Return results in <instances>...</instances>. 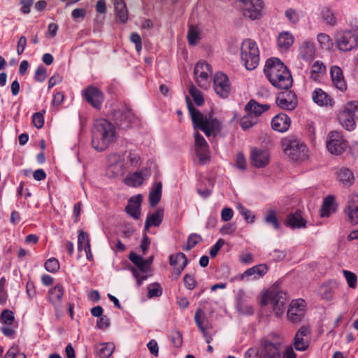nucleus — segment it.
Instances as JSON below:
<instances>
[{
  "label": "nucleus",
  "mask_w": 358,
  "mask_h": 358,
  "mask_svg": "<svg viewBox=\"0 0 358 358\" xmlns=\"http://www.w3.org/2000/svg\"><path fill=\"white\" fill-rule=\"evenodd\" d=\"M336 43L341 51H350L355 48L358 43V36L352 31H339L336 33Z\"/></svg>",
  "instance_id": "obj_8"
},
{
  "label": "nucleus",
  "mask_w": 358,
  "mask_h": 358,
  "mask_svg": "<svg viewBox=\"0 0 358 358\" xmlns=\"http://www.w3.org/2000/svg\"><path fill=\"white\" fill-rule=\"evenodd\" d=\"M185 287L188 289H193L195 287L196 282L194 278L189 274H186L183 278Z\"/></svg>",
  "instance_id": "obj_63"
},
{
  "label": "nucleus",
  "mask_w": 358,
  "mask_h": 358,
  "mask_svg": "<svg viewBox=\"0 0 358 358\" xmlns=\"http://www.w3.org/2000/svg\"><path fill=\"white\" fill-rule=\"evenodd\" d=\"M322 18L330 26H335L337 23L336 18L334 12L328 7H325L322 10Z\"/></svg>",
  "instance_id": "obj_44"
},
{
  "label": "nucleus",
  "mask_w": 358,
  "mask_h": 358,
  "mask_svg": "<svg viewBox=\"0 0 358 358\" xmlns=\"http://www.w3.org/2000/svg\"><path fill=\"white\" fill-rule=\"evenodd\" d=\"M264 71L269 82L275 87L282 90L291 87L293 81L292 75L287 66L279 59H268Z\"/></svg>",
  "instance_id": "obj_1"
},
{
  "label": "nucleus",
  "mask_w": 358,
  "mask_h": 358,
  "mask_svg": "<svg viewBox=\"0 0 358 358\" xmlns=\"http://www.w3.org/2000/svg\"><path fill=\"white\" fill-rule=\"evenodd\" d=\"M200 32L199 29L194 26H189L188 33H187V39L190 45L196 44L200 40Z\"/></svg>",
  "instance_id": "obj_48"
},
{
  "label": "nucleus",
  "mask_w": 358,
  "mask_h": 358,
  "mask_svg": "<svg viewBox=\"0 0 358 358\" xmlns=\"http://www.w3.org/2000/svg\"><path fill=\"white\" fill-rule=\"evenodd\" d=\"M114 6L116 17L122 23L127 21L128 11L124 0H115Z\"/></svg>",
  "instance_id": "obj_34"
},
{
  "label": "nucleus",
  "mask_w": 358,
  "mask_h": 358,
  "mask_svg": "<svg viewBox=\"0 0 358 358\" xmlns=\"http://www.w3.org/2000/svg\"><path fill=\"white\" fill-rule=\"evenodd\" d=\"M171 341L173 345L180 348L182 344V334L178 331H174L171 335Z\"/></svg>",
  "instance_id": "obj_61"
},
{
  "label": "nucleus",
  "mask_w": 358,
  "mask_h": 358,
  "mask_svg": "<svg viewBox=\"0 0 358 358\" xmlns=\"http://www.w3.org/2000/svg\"><path fill=\"white\" fill-rule=\"evenodd\" d=\"M347 147L341 133L336 131L329 132L327 141V148L333 155H340L344 152Z\"/></svg>",
  "instance_id": "obj_11"
},
{
  "label": "nucleus",
  "mask_w": 358,
  "mask_h": 358,
  "mask_svg": "<svg viewBox=\"0 0 358 358\" xmlns=\"http://www.w3.org/2000/svg\"><path fill=\"white\" fill-rule=\"evenodd\" d=\"M127 169L121 162L119 153L114 152L108 156L106 175L110 178H117L125 174Z\"/></svg>",
  "instance_id": "obj_10"
},
{
  "label": "nucleus",
  "mask_w": 358,
  "mask_h": 358,
  "mask_svg": "<svg viewBox=\"0 0 358 358\" xmlns=\"http://www.w3.org/2000/svg\"><path fill=\"white\" fill-rule=\"evenodd\" d=\"M264 221L266 224H271L275 230L280 229V224L277 219L276 213L272 209L267 210Z\"/></svg>",
  "instance_id": "obj_46"
},
{
  "label": "nucleus",
  "mask_w": 358,
  "mask_h": 358,
  "mask_svg": "<svg viewBox=\"0 0 358 358\" xmlns=\"http://www.w3.org/2000/svg\"><path fill=\"white\" fill-rule=\"evenodd\" d=\"M115 346L113 343H102L97 344L95 348L96 354L100 358H109L115 350Z\"/></svg>",
  "instance_id": "obj_31"
},
{
  "label": "nucleus",
  "mask_w": 358,
  "mask_h": 358,
  "mask_svg": "<svg viewBox=\"0 0 358 358\" xmlns=\"http://www.w3.org/2000/svg\"><path fill=\"white\" fill-rule=\"evenodd\" d=\"M27 45V38L24 36H21L17 41L16 51L18 55L23 53Z\"/></svg>",
  "instance_id": "obj_62"
},
{
  "label": "nucleus",
  "mask_w": 358,
  "mask_h": 358,
  "mask_svg": "<svg viewBox=\"0 0 358 358\" xmlns=\"http://www.w3.org/2000/svg\"><path fill=\"white\" fill-rule=\"evenodd\" d=\"M147 347L152 355L155 357L158 356L159 354V347L157 341L155 340H151L147 344Z\"/></svg>",
  "instance_id": "obj_64"
},
{
  "label": "nucleus",
  "mask_w": 358,
  "mask_h": 358,
  "mask_svg": "<svg viewBox=\"0 0 358 358\" xmlns=\"http://www.w3.org/2000/svg\"><path fill=\"white\" fill-rule=\"evenodd\" d=\"M63 296L64 287L61 284H57L50 289L48 293V300L53 306L57 317L62 313Z\"/></svg>",
  "instance_id": "obj_16"
},
{
  "label": "nucleus",
  "mask_w": 358,
  "mask_h": 358,
  "mask_svg": "<svg viewBox=\"0 0 358 358\" xmlns=\"http://www.w3.org/2000/svg\"><path fill=\"white\" fill-rule=\"evenodd\" d=\"M129 259L136 264L142 272L145 273L147 271L145 259L142 257L134 252H131L129 255Z\"/></svg>",
  "instance_id": "obj_50"
},
{
  "label": "nucleus",
  "mask_w": 358,
  "mask_h": 358,
  "mask_svg": "<svg viewBox=\"0 0 358 358\" xmlns=\"http://www.w3.org/2000/svg\"><path fill=\"white\" fill-rule=\"evenodd\" d=\"M194 320L196 325L200 329V326L201 328H205L204 323L207 321L206 317H205L204 312L201 309H198L194 315Z\"/></svg>",
  "instance_id": "obj_55"
},
{
  "label": "nucleus",
  "mask_w": 358,
  "mask_h": 358,
  "mask_svg": "<svg viewBox=\"0 0 358 358\" xmlns=\"http://www.w3.org/2000/svg\"><path fill=\"white\" fill-rule=\"evenodd\" d=\"M238 210L241 215L243 216L247 222L250 223L254 222L255 216L250 210H248L242 206L238 208Z\"/></svg>",
  "instance_id": "obj_57"
},
{
  "label": "nucleus",
  "mask_w": 358,
  "mask_h": 358,
  "mask_svg": "<svg viewBox=\"0 0 358 358\" xmlns=\"http://www.w3.org/2000/svg\"><path fill=\"white\" fill-rule=\"evenodd\" d=\"M142 202V197L140 194L131 197L126 207L127 213L136 220L139 219L141 212L140 207Z\"/></svg>",
  "instance_id": "obj_26"
},
{
  "label": "nucleus",
  "mask_w": 358,
  "mask_h": 358,
  "mask_svg": "<svg viewBox=\"0 0 358 358\" xmlns=\"http://www.w3.org/2000/svg\"><path fill=\"white\" fill-rule=\"evenodd\" d=\"M286 225L292 229L303 228L306 227V221L301 216L300 211H296L294 213H290L287 216Z\"/></svg>",
  "instance_id": "obj_30"
},
{
  "label": "nucleus",
  "mask_w": 358,
  "mask_h": 358,
  "mask_svg": "<svg viewBox=\"0 0 358 358\" xmlns=\"http://www.w3.org/2000/svg\"><path fill=\"white\" fill-rule=\"evenodd\" d=\"M1 320L6 324H12L14 321L13 313L9 310H4L1 314Z\"/></svg>",
  "instance_id": "obj_56"
},
{
  "label": "nucleus",
  "mask_w": 358,
  "mask_h": 358,
  "mask_svg": "<svg viewBox=\"0 0 358 358\" xmlns=\"http://www.w3.org/2000/svg\"><path fill=\"white\" fill-rule=\"evenodd\" d=\"M189 92L197 106H201L203 103L204 99L202 93L193 84L189 85Z\"/></svg>",
  "instance_id": "obj_47"
},
{
  "label": "nucleus",
  "mask_w": 358,
  "mask_h": 358,
  "mask_svg": "<svg viewBox=\"0 0 358 358\" xmlns=\"http://www.w3.org/2000/svg\"><path fill=\"white\" fill-rule=\"evenodd\" d=\"M201 241V236L197 234H192L189 236L187 244L184 250L189 251L196 245Z\"/></svg>",
  "instance_id": "obj_51"
},
{
  "label": "nucleus",
  "mask_w": 358,
  "mask_h": 358,
  "mask_svg": "<svg viewBox=\"0 0 358 358\" xmlns=\"http://www.w3.org/2000/svg\"><path fill=\"white\" fill-rule=\"evenodd\" d=\"M245 17L255 20L262 15L264 4L262 0H237Z\"/></svg>",
  "instance_id": "obj_7"
},
{
  "label": "nucleus",
  "mask_w": 358,
  "mask_h": 358,
  "mask_svg": "<svg viewBox=\"0 0 358 358\" xmlns=\"http://www.w3.org/2000/svg\"><path fill=\"white\" fill-rule=\"evenodd\" d=\"M187 102L194 128L199 129L207 136L220 131L221 123L212 113L203 115L189 103L188 98H187Z\"/></svg>",
  "instance_id": "obj_3"
},
{
  "label": "nucleus",
  "mask_w": 358,
  "mask_h": 358,
  "mask_svg": "<svg viewBox=\"0 0 358 358\" xmlns=\"http://www.w3.org/2000/svg\"><path fill=\"white\" fill-rule=\"evenodd\" d=\"M148 298H153L156 296H159L162 294V289L159 285V284L155 282L150 284L148 287Z\"/></svg>",
  "instance_id": "obj_52"
},
{
  "label": "nucleus",
  "mask_w": 358,
  "mask_h": 358,
  "mask_svg": "<svg viewBox=\"0 0 358 358\" xmlns=\"http://www.w3.org/2000/svg\"><path fill=\"white\" fill-rule=\"evenodd\" d=\"M344 215L348 222L354 225L358 224V194H353L348 196Z\"/></svg>",
  "instance_id": "obj_14"
},
{
  "label": "nucleus",
  "mask_w": 358,
  "mask_h": 358,
  "mask_svg": "<svg viewBox=\"0 0 358 358\" xmlns=\"http://www.w3.org/2000/svg\"><path fill=\"white\" fill-rule=\"evenodd\" d=\"M124 183L131 187H136L144 182V178L141 172H135L124 179Z\"/></svg>",
  "instance_id": "obj_41"
},
{
  "label": "nucleus",
  "mask_w": 358,
  "mask_h": 358,
  "mask_svg": "<svg viewBox=\"0 0 358 358\" xmlns=\"http://www.w3.org/2000/svg\"><path fill=\"white\" fill-rule=\"evenodd\" d=\"M119 156L127 170L136 166L139 161L138 155L132 150L125 151L122 154L119 153Z\"/></svg>",
  "instance_id": "obj_28"
},
{
  "label": "nucleus",
  "mask_w": 358,
  "mask_h": 358,
  "mask_svg": "<svg viewBox=\"0 0 358 358\" xmlns=\"http://www.w3.org/2000/svg\"><path fill=\"white\" fill-rule=\"evenodd\" d=\"M276 103L282 109L292 110L297 106V101L294 94L291 92H285L278 95Z\"/></svg>",
  "instance_id": "obj_22"
},
{
  "label": "nucleus",
  "mask_w": 358,
  "mask_h": 358,
  "mask_svg": "<svg viewBox=\"0 0 358 358\" xmlns=\"http://www.w3.org/2000/svg\"><path fill=\"white\" fill-rule=\"evenodd\" d=\"M343 272L348 286L352 289H355L357 287V281L356 275L354 273L346 270H344Z\"/></svg>",
  "instance_id": "obj_53"
},
{
  "label": "nucleus",
  "mask_w": 358,
  "mask_h": 358,
  "mask_svg": "<svg viewBox=\"0 0 358 358\" xmlns=\"http://www.w3.org/2000/svg\"><path fill=\"white\" fill-rule=\"evenodd\" d=\"M353 107L352 105L347 103L338 115L340 124L348 131H352L355 128V114L353 113Z\"/></svg>",
  "instance_id": "obj_18"
},
{
  "label": "nucleus",
  "mask_w": 358,
  "mask_h": 358,
  "mask_svg": "<svg viewBox=\"0 0 358 358\" xmlns=\"http://www.w3.org/2000/svg\"><path fill=\"white\" fill-rule=\"evenodd\" d=\"M213 88L215 93L222 98H227L231 92V85L228 76L221 72L215 74Z\"/></svg>",
  "instance_id": "obj_12"
},
{
  "label": "nucleus",
  "mask_w": 358,
  "mask_h": 358,
  "mask_svg": "<svg viewBox=\"0 0 358 358\" xmlns=\"http://www.w3.org/2000/svg\"><path fill=\"white\" fill-rule=\"evenodd\" d=\"M46 77V69L42 66H38L35 71V80L38 82H43Z\"/></svg>",
  "instance_id": "obj_58"
},
{
  "label": "nucleus",
  "mask_w": 358,
  "mask_h": 358,
  "mask_svg": "<svg viewBox=\"0 0 358 358\" xmlns=\"http://www.w3.org/2000/svg\"><path fill=\"white\" fill-rule=\"evenodd\" d=\"M268 271V267L266 264H259L245 271L241 276V279L244 280L245 278L253 276V279H258L263 277Z\"/></svg>",
  "instance_id": "obj_27"
},
{
  "label": "nucleus",
  "mask_w": 358,
  "mask_h": 358,
  "mask_svg": "<svg viewBox=\"0 0 358 358\" xmlns=\"http://www.w3.org/2000/svg\"><path fill=\"white\" fill-rule=\"evenodd\" d=\"M33 124L37 128L41 129L44 124L43 115L41 113H36L32 116Z\"/></svg>",
  "instance_id": "obj_59"
},
{
  "label": "nucleus",
  "mask_w": 358,
  "mask_h": 358,
  "mask_svg": "<svg viewBox=\"0 0 358 358\" xmlns=\"http://www.w3.org/2000/svg\"><path fill=\"white\" fill-rule=\"evenodd\" d=\"M170 264L184 269L187 264V259L185 254L179 252L176 255L170 256Z\"/></svg>",
  "instance_id": "obj_42"
},
{
  "label": "nucleus",
  "mask_w": 358,
  "mask_h": 358,
  "mask_svg": "<svg viewBox=\"0 0 358 358\" xmlns=\"http://www.w3.org/2000/svg\"><path fill=\"white\" fill-rule=\"evenodd\" d=\"M83 96L94 108L101 109L104 101V95L99 88L89 86L83 91Z\"/></svg>",
  "instance_id": "obj_15"
},
{
  "label": "nucleus",
  "mask_w": 358,
  "mask_h": 358,
  "mask_svg": "<svg viewBox=\"0 0 358 358\" xmlns=\"http://www.w3.org/2000/svg\"><path fill=\"white\" fill-rule=\"evenodd\" d=\"M260 358H280V345L268 340L262 342L259 349Z\"/></svg>",
  "instance_id": "obj_20"
},
{
  "label": "nucleus",
  "mask_w": 358,
  "mask_h": 358,
  "mask_svg": "<svg viewBox=\"0 0 358 358\" xmlns=\"http://www.w3.org/2000/svg\"><path fill=\"white\" fill-rule=\"evenodd\" d=\"M287 294L275 288L267 290L262 296L261 304L270 307L277 317H280L285 313L287 303Z\"/></svg>",
  "instance_id": "obj_4"
},
{
  "label": "nucleus",
  "mask_w": 358,
  "mask_h": 358,
  "mask_svg": "<svg viewBox=\"0 0 358 358\" xmlns=\"http://www.w3.org/2000/svg\"><path fill=\"white\" fill-rule=\"evenodd\" d=\"M162 210H158L153 213L149 214L145 221V229H148V228L151 226H159L162 221Z\"/></svg>",
  "instance_id": "obj_39"
},
{
  "label": "nucleus",
  "mask_w": 358,
  "mask_h": 358,
  "mask_svg": "<svg viewBox=\"0 0 358 358\" xmlns=\"http://www.w3.org/2000/svg\"><path fill=\"white\" fill-rule=\"evenodd\" d=\"M130 41L136 45V50L139 52L142 50V41L140 35L136 32L130 35Z\"/></svg>",
  "instance_id": "obj_60"
},
{
  "label": "nucleus",
  "mask_w": 358,
  "mask_h": 358,
  "mask_svg": "<svg viewBox=\"0 0 358 358\" xmlns=\"http://www.w3.org/2000/svg\"><path fill=\"white\" fill-rule=\"evenodd\" d=\"M291 120L287 115L280 113L276 115L271 120L273 129L278 132H285L288 130Z\"/></svg>",
  "instance_id": "obj_24"
},
{
  "label": "nucleus",
  "mask_w": 358,
  "mask_h": 358,
  "mask_svg": "<svg viewBox=\"0 0 358 358\" xmlns=\"http://www.w3.org/2000/svg\"><path fill=\"white\" fill-rule=\"evenodd\" d=\"M90 246L88 234L83 231H79L78 237V250H85Z\"/></svg>",
  "instance_id": "obj_49"
},
{
  "label": "nucleus",
  "mask_w": 358,
  "mask_h": 358,
  "mask_svg": "<svg viewBox=\"0 0 358 358\" xmlns=\"http://www.w3.org/2000/svg\"><path fill=\"white\" fill-rule=\"evenodd\" d=\"M326 66L323 62L316 61L311 66L310 77L314 81H317L324 74Z\"/></svg>",
  "instance_id": "obj_35"
},
{
  "label": "nucleus",
  "mask_w": 358,
  "mask_h": 358,
  "mask_svg": "<svg viewBox=\"0 0 358 358\" xmlns=\"http://www.w3.org/2000/svg\"><path fill=\"white\" fill-rule=\"evenodd\" d=\"M162 182H159L155 184V186L149 194V201L151 206H155L159 202L162 196Z\"/></svg>",
  "instance_id": "obj_40"
},
{
  "label": "nucleus",
  "mask_w": 358,
  "mask_h": 358,
  "mask_svg": "<svg viewBox=\"0 0 358 358\" xmlns=\"http://www.w3.org/2000/svg\"><path fill=\"white\" fill-rule=\"evenodd\" d=\"M337 176L340 182L347 187L351 186L355 180L353 173L346 167L341 168L337 172Z\"/></svg>",
  "instance_id": "obj_33"
},
{
  "label": "nucleus",
  "mask_w": 358,
  "mask_h": 358,
  "mask_svg": "<svg viewBox=\"0 0 358 358\" xmlns=\"http://www.w3.org/2000/svg\"><path fill=\"white\" fill-rule=\"evenodd\" d=\"M45 268L49 272H57L59 268L58 260L55 258H50L48 259L45 263Z\"/></svg>",
  "instance_id": "obj_54"
},
{
  "label": "nucleus",
  "mask_w": 358,
  "mask_h": 358,
  "mask_svg": "<svg viewBox=\"0 0 358 358\" xmlns=\"http://www.w3.org/2000/svg\"><path fill=\"white\" fill-rule=\"evenodd\" d=\"M306 302L301 299L293 300L287 310V318L293 323L299 322L305 315Z\"/></svg>",
  "instance_id": "obj_13"
},
{
  "label": "nucleus",
  "mask_w": 358,
  "mask_h": 358,
  "mask_svg": "<svg viewBox=\"0 0 358 358\" xmlns=\"http://www.w3.org/2000/svg\"><path fill=\"white\" fill-rule=\"evenodd\" d=\"M336 208L334 196H328L324 199L320 215L322 217H329L336 211Z\"/></svg>",
  "instance_id": "obj_38"
},
{
  "label": "nucleus",
  "mask_w": 358,
  "mask_h": 358,
  "mask_svg": "<svg viewBox=\"0 0 358 358\" xmlns=\"http://www.w3.org/2000/svg\"><path fill=\"white\" fill-rule=\"evenodd\" d=\"M283 148L285 155L293 161H304L309 157L307 146L302 141L294 137L285 139Z\"/></svg>",
  "instance_id": "obj_6"
},
{
  "label": "nucleus",
  "mask_w": 358,
  "mask_h": 358,
  "mask_svg": "<svg viewBox=\"0 0 358 358\" xmlns=\"http://www.w3.org/2000/svg\"><path fill=\"white\" fill-rule=\"evenodd\" d=\"M312 98L315 103L323 106H332V99L322 90L317 88L314 90Z\"/></svg>",
  "instance_id": "obj_32"
},
{
  "label": "nucleus",
  "mask_w": 358,
  "mask_h": 358,
  "mask_svg": "<svg viewBox=\"0 0 358 358\" xmlns=\"http://www.w3.org/2000/svg\"><path fill=\"white\" fill-rule=\"evenodd\" d=\"M241 58L248 70L256 69L259 62V51L257 43L251 39H245L241 47Z\"/></svg>",
  "instance_id": "obj_5"
},
{
  "label": "nucleus",
  "mask_w": 358,
  "mask_h": 358,
  "mask_svg": "<svg viewBox=\"0 0 358 358\" xmlns=\"http://www.w3.org/2000/svg\"><path fill=\"white\" fill-rule=\"evenodd\" d=\"M247 113V115L243 116L240 122L241 127L244 130L248 129L251 127L255 125L258 122V118H257V117L253 116L248 112Z\"/></svg>",
  "instance_id": "obj_43"
},
{
  "label": "nucleus",
  "mask_w": 358,
  "mask_h": 358,
  "mask_svg": "<svg viewBox=\"0 0 358 358\" xmlns=\"http://www.w3.org/2000/svg\"><path fill=\"white\" fill-rule=\"evenodd\" d=\"M270 155L267 150L253 148L250 151L251 164L256 168H264L268 165Z\"/></svg>",
  "instance_id": "obj_19"
},
{
  "label": "nucleus",
  "mask_w": 358,
  "mask_h": 358,
  "mask_svg": "<svg viewBox=\"0 0 358 358\" xmlns=\"http://www.w3.org/2000/svg\"><path fill=\"white\" fill-rule=\"evenodd\" d=\"M336 289V284L334 282L322 285L320 289L321 297L327 301L332 299Z\"/></svg>",
  "instance_id": "obj_37"
},
{
  "label": "nucleus",
  "mask_w": 358,
  "mask_h": 358,
  "mask_svg": "<svg viewBox=\"0 0 358 358\" xmlns=\"http://www.w3.org/2000/svg\"><path fill=\"white\" fill-rule=\"evenodd\" d=\"M310 328L302 326L296 332L294 337V345L296 350L304 351L308 348V336L310 334Z\"/></svg>",
  "instance_id": "obj_21"
},
{
  "label": "nucleus",
  "mask_w": 358,
  "mask_h": 358,
  "mask_svg": "<svg viewBox=\"0 0 358 358\" xmlns=\"http://www.w3.org/2000/svg\"><path fill=\"white\" fill-rule=\"evenodd\" d=\"M196 82L203 89H208L210 85L211 66L204 61L199 62L194 69Z\"/></svg>",
  "instance_id": "obj_9"
},
{
  "label": "nucleus",
  "mask_w": 358,
  "mask_h": 358,
  "mask_svg": "<svg viewBox=\"0 0 358 358\" xmlns=\"http://www.w3.org/2000/svg\"><path fill=\"white\" fill-rule=\"evenodd\" d=\"M269 108V105L260 104L253 99L250 100L245 107V109L247 112L253 116L257 117V118H258L259 116H260L264 112L268 110Z\"/></svg>",
  "instance_id": "obj_29"
},
{
  "label": "nucleus",
  "mask_w": 358,
  "mask_h": 358,
  "mask_svg": "<svg viewBox=\"0 0 358 358\" xmlns=\"http://www.w3.org/2000/svg\"><path fill=\"white\" fill-rule=\"evenodd\" d=\"M315 53L316 49L313 42L304 41L300 43L299 55L303 60L311 62L314 59Z\"/></svg>",
  "instance_id": "obj_23"
},
{
  "label": "nucleus",
  "mask_w": 358,
  "mask_h": 358,
  "mask_svg": "<svg viewBox=\"0 0 358 358\" xmlns=\"http://www.w3.org/2000/svg\"><path fill=\"white\" fill-rule=\"evenodd\" d=\"M330 74L335 87L342 92L346 90L347 85L341 69L338 66H334L331 68Z\"/></svg>",
  "instance_id": "obj_25"
},
{
  "label": "nucleus",
  "mask_w": 358,
  "mask_h": 358,
  "mask_svg": "<svg viewBox=\"0 0 358 358\" xmlns=\"http://www.w3.org/2000/svg\"><path fill=\"white\" fill-rule=\"evenodd\" d=\"M294 43L293 36L287 31L282 32L278 38V45L281 50H287Z\"/></svg>",
  "instance_id": "obj_36"
},
{
  "label": "nucleus",
  "mask_w": 358,
  "mask_h": 358,
  "mask_svg": "<svg viewBox=\"0 0 358 358\" xmlns=\"http://www.w3.org/2000/svg\"><path fill=\"white\" fill-rule=\"evenodd\" d=\"M194 147L196 155L201 164H205L210 159L208 145L205 138L199 133L194 134Z\"/></svg>",
  "instance_id": "obj_17"
},
{
  "label": "nucleus",
  "mask_w": 358,
  "mask_h": 358,
  "mask_svg": "<svg viewBox=\"0 0 358 358\" xmlns=\"http://www.w3.org/2000/svg\"><path fill=\"white\" fill-rule=\"evenodd\" d=\"M317 40L322 49L330 50L334 45L332 39L327 34H319L317 36Z\"/></svg>",
  "instance_id": "obj_45"
},
{
  "label": "nucleus",
  "mask_w": 358,
  "mask_h": 358,
  "mask_svg": "<svg viewBox=\"0 0 358 358\" xmlns=\"http://www.w3.org/2000/svg\"><path fill=\"white\" fill-rule=\"evenodd\" d=\"M116 139V129L111 122L106 119H99L94 122L92 145L96 150H106Z\"/></svg>",
  "instance_id": "obj_2"
}]
</instances>
